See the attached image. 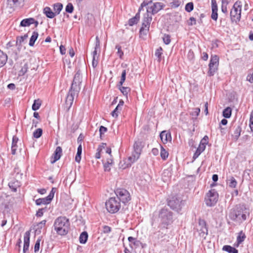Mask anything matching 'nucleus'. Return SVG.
Here are the masks:
<instances>
[{"mask_svg": "<svg viewBox=\"0 0 253 253\" xmlns=\"http://www.w3.org/2000/svg\"><path fill=\"white\" fill-rule=\"evenodd\" d=\"M168 205L172 210L179 212L183 205V201L180 198L173 197L168 201Z\"/></svg>", "mask_w": 253, "mask_h": 253, "instance_id": "obj_10", "label": "nucleus"}, {"mask_svg": "<svg viewBox=\"0 0 253 253\" xmlns=\"http://www.w3.org/2000/svg\"><path fill=\"white\" fill-rule=\"evenodd\" d=\"M128 240L130 243V246H131V245H133L135 247H139L140 244H141V242L139 241L136 240V238H133L132 237H129L128 238Z\"/></svg>", "mask_w": 253, "mask_h": 253, "instance_id": "obj_32", "label": "nucleus"}, {"mask_svg": "<svg viewBox=\"0 0 253 253\" xmlns=\"http://www.w3.org/2000/svg\"><path fill=\"white\" fill-rule=\"evenodd\" d=\"M172 175V169L169 168L164 170L162 178L164 182H167Z\"/></svg>", "mask_w": 253, "mask_h": 253, "instance_id": "obj_15", "label": "nucleus"}, {"mask_svg": "<svg viewBox=\"0 0 253 253\" xmlns=\"http://www.w3.org/2000/svg\"><path fill=\"white\" fill-rule=\"evenodd\" d=\"M42 133V128L37 129L33 133V136L36 138H40Z\"/></svg>", "mask_w": 253, "mask_h": 253, "instance_id": "obj_41", "label": "nucleus"}, {"mask_svg": "<svg viewBox=\"0 0 253 253\" xmlns=\"http://www.w3.org/2000/svg\"><path fill=\"white\" fill-rule=\"evenodd\" d=\"M81 83V75L80 72L78 71L74 76L73 83L66 98L65 105L68 110L72 106L75 97L78 96L81 90L80 85Z\"/></svg>", "mask_w": 253, "mask_h": 253, "instance_id": "obj_2", "label": "nucleus"}, {"mask_svg": "<svg viewBox=\"0 0 253 253\" xmlns=\"http://www.w3.org/2000/svg\"><path fill=\"white\" fill-rule=\"evenodd\" d=\"M194 8V4L192 2H190L187 3L185 7V9L186 11L190 12L193 10Z\"/></svg>", "mask_w": 253, "mask_h": 253, "instance_id": "obj_43", "label": "nucleus"}, {"mask_svg": "<svg viewBox=\"0 0 253 253\" xmlns=\"http://www.w3.org/2000/svg\"><path fill=\"white\" fill-rule=\"evenodd\" d=\"M164 42L166 44H169L170 42V37L169 35H165L163 37Z\"/></svg>", "mask_w": 253, "mask_h": 253, "instance_id": "obj_50", "label": "nucleus"}, {"mask_svg": "<svg viewBox=\"0 0 253 253\" xmlns=\"http://www.w3.org/2000/svg\"><path fill=\"white\" fill-rule=\"evenodd\" d=\"M249 216V211L243 205L236 206L229 213V217L231 220L241 222L246 220Z\"/></svg>", "mask_w": 253, "mask_h": 253, "instance_id": "obj_4", "label": "nucleus"}, {"mask_svg": "<svg viewBox=\"0 0 253 253\" xmlns=\"http://www.w3.org/2000/svg\"><path fill=\"white\" fill-rule=\"evenodd\" d=\"M24 0H7V4L11 7L14 6H19L23 2Z\"/></svg>", "mask_w": 253, "mask_h": 253, "instance_id": "obj_28", "label": "nucleus"}, {"mask_svg": "<svg viewBox=\"0 0 253 253\" xmlns=\"http://www.w3.org/2000/svg\"><path fill=\"white\" fill-rule=\"evenodd\" d=\"M98 64V58H94V57H92V65L93 68H95L97 66Z\"/></svg>", "mask_w": 253, "mask_h": 253, "instance_id": "obj_58", "label": "nucleus"}, {"mask_svg": "<svg viewBox=\"0 0 253 253\" xmlns=\"http://www.w3.org/2000/svg\"><path fill=\"white\" fill-rule=\"evenodd\" d=\"M30 231H26L24 236V246H23V253H26L29 250V244H30Z\"/></svg>", "mask_w": 253, "mask_h": 253, "instance_id": "obj_13", "label": "nucleus"}, {"mask_svg": "<svg viewBox=\"0 0 253 253\" xmlns=\"http://www.w3.org/2000/svg\"><path fill=\"white\" fill-rule=\"evenodd\" d=\"M25 40L23 39V38L21 36V37H18L17 38V40H16V44H21V43L24 42Z\"/></svg>", "mask_w": 253, "mask_h": 253, "instance_id": "obj_61", "label": "nucleus"}, {"mask_svg": "<svg viewBox=\"0 0 253 253\" xmlns=\"http://www.w3.org/2000/svg\"><path fill=\"white\" fill-rule=\"evenodd\" d=\"M113 164V160L112 158H108L107 162L104 164V170L106 171H110L111 166Z\"/></svg>", "mask_w": 253, "mask_h": 253, "instance_id": "obj_34", "label": "nucleus"}, {"mask_svg": "<svg viewBox=\"0 0 253 253\" xmlns=\"http://www.w3.org/2000/svg\"><path fill=\"white\" fill-rule=\"evenodd\" d=\"M140 19V13L139 12H137L134 17L130 18L128 21V24L132 26L134 25V24H136L137 23L138 21Z\"/></svg>", "mask_w": 253, "mask_h": 253, "instance_id": "obj_23", "label": "nucleus"}, {"mask_svg": "<svg viewBox=\"0 0 253 253\" xmlns=\"http://www.w3.org/2000/svg\"><path fill=\"white\" fill-rule=\"evenodd\" d=\"M8 185L14 192H16L17 191V187L19 186V182L17 181L14 182L11 181L9 183Z\"/></svg>", "mask_w": 253, "mask_h": 253, "instance_id": "obj_38", "label": "nucleus"}, {"mask_svg": "<svg viewBox=\"0 0 253 253\" xmlns=\"http://www.w3.org/2000/svg\"><path fill=\"white\" fill-rule=\"evenodd\" d=\"M119 89L121 92L125 96H127V94L130 91V88L128 87L120 86Z\"/></svg>", "mask_w": 253, "mask_h": 253, "instance_id": "obj_40", "label": "nucleus"}, {"mask_svg": "<svg viewBox=\"0 0 253 253\" xmlns=\"http://www.w3.org/2000/svg\"><path fill=\"white\" fill-rule=\"evenodd\" d=\"M250 127L252 131L253 132V110L252 111L250 118Z\"/></svg>", "mask_w": 253, "mask_h": 253, "instance_id": "obj_54", "label": "nucleus"}, {"mask_svg": "<svg viewBox=\"0 0 253 253\" xmlns=\"http://www.w3.org/2000/svg\"><path fill=\"white\" fill-rule=\"evenodd\" d=\"M43 13L48 18H53L55 16V13L52 12L50 8L49 7H45L43 9Z\"/></svg>", "mask_w": 253, "mask_h": 253, "instance_id": "obj_24", "label": "nucleus"}, {"mask_svg": "<svg viewBox=\"0 0 253 253\" xmlns=\"http://www.w3.org/2000/svg\"><path fill=\"white\" fill-rule=\"evenodd\" d=\"M161 157L162 159L164 160H165L169 156L168 152L162 146H161Z\"/></svg>", "mask_w": 253, "mask_h": 253, "instance_id": "obj_39", "label": "nucleus"}, {"mask_svg": "<svg viewBox=\"0 0 253 253\" xmlns=\"http://www.w3.org/2000/svg\"><path fill=\"white\" fill-rule=\"evenodd\" d=\"M222 250L229 253H238V251L235 248L229 245H225L223 247Z\"/></svg>", "mask_w": 253, "mask_h": 253, "instance_id": "obj_26", "label": "nucleus"}, {"mask_svg": "<svg viewBox=\"0 0 253 253\" xmlns=\"http://www.w3.org/2000/svg\"><path fill=\"white\" fill-rule=\"evenodd\" d=\"M121 109L117 106L116 108L111 113V115L113 117L117 118L118 116V113L121 111Z\"/></svg>", "mask_w": 253, "mask_h": 253, "instance_id": "obj_48", "label": "nucleus"}, {"mask_svg": "<svg viewBox=\"0 0 253 253\" xmlns=\"http://www.w3.org/2000/svg\"><path fill=\"white\" fill-rule=\"evenodd\" d=\"M111 231V228L108 226L104 225L103 226V232L104 233H109Z\"/></svg>", "mask_w": 253, "mask_h": 253, "instance_id": "obj_56", "label": "nucleus"}, {"mask_svg": "<svg viewBox=\"0 0 253 253\" xmlns=\"http://www.w3.org/2000/svg\"><path fill=\"white\" fill-rule=\"evenodd\" d=\"M115 48L118 50L117 53L118 55L121 59H122L124 55V52L122 50L121 46L119 45H116Z\"/></svg>", "mask_w": 253, "mask_h": 253, "instance_id": "obj_47", "label": "nucleus"}, {"mask_svg": "<svg viewBox=\"0 0 253 253\" xmlns=\"http://www.w3.org/2000/svg\"><path fill=\"white\" fill-rule=\"evenodd\" d=\"M227 183L229 187L231 188H235L237 182L233 177H231L228 179Z\"/></svg>", "mask_w": 253, "mask_h": 253, "instance_id": "obj_36", "label": "nucleus"}, {"mask_svg": "<svg viewBox=\"0 0 253 253\" xmlns=\"http://www.w3.org/2000/svg\"><path fill=\"white\" fill-rule=\"evenodd\" d=\"M247 80L251 83H253V72L252 74L248 75L247 76Z\"/></svg>", "mask_w": 253, "mask_h": 253, "instance_id": "obj_63", "label": "nucleus"}, {"mask_svg": "<svg viewBox=\"0 0 253 253\" xmlns=\"http://www.w3.org/2000/svg\"><path fill=\"white\" fill-rule=\"evenodd\" d=\"M55 192V188H52L49 195L43 198H39L36 200V204L38 206L42 205H47L49 204L54 197Z\"/></svg>", "mask_w": 253, "mask_h": 253, "instance_id": "obj_11", "label": "nucleus"}, {"mask_svg": "<svg viewBox=\"0 0 253 253\" xmlns=\"http://www.w3.org/2000/svg\"><path fill=\"white\" fill-rule=\"evenodd\" d=\"M151 152H152V153L154 156L158 155L159 154V153L158 149L156 148H153Z\"/></svg>", "mask_w": 253, "mask_h": 253, "instance_id": "obj_64", "label": "nucleus"}, {"mask_svg": "<svg viewBox=\"0 0 253 253\" xmlns=\"http://www.w3.org/2000/svg\"><path fill=\"white\" fill-rule=\"evenodd\" d=\"M209 64L216 66H218L219 58L218 56L216 55H211Z\"/></svg>", "mask_w": 253, "mask_h": 253, "instance_id": "obj_29", "label": "nucleus"}, {"mask_svg": "<svg viewBox=\"0 0 253 253\" xmlns=\"http://www.w3.org/2000/svg\"><path fill=\"white\" fill-rule=\"evenodd\" d=\"M211 3H212V6H211L212 13H211V18L213 20H214L215 21H216L217 19V18H218V14H217L218 8H217V4L216 3L215 0H212Z\"/></svg>", "mask_w": 253, "mask_h": 253, "instance_id": "obj_16", "label": "nucleus"}, {"mask_svg": "<svg viewBox=\"0 0 253 253\" xmlns=\"http://www.w3.org/2000/svg\"><path fill=\"white\" fill-rule=\"evenodd\" d=\"M234 131L232 134V136L235 140H237L241 134V127L239 126H234Z\"/></svg>", "mask_w": 253, "mask_h": 253, "instance_id": "obj_25", "label": "nucleus"}, {"mask_svg": "<svg viewBox=\"0 0 253 253\" xmlns=\"http://www.w3.org/2000/svg\"><path fill=\"white\" fill-rule=\"evenodd\" d=\"M166 236V234L159 231L154 233L151 236V239L155 245L160 243V240Z\"/></svg>", "mask_w": 253, "mask_h": 253, "instance_id": "obj_14", "label": "nucleus"}, {"mask_svg": "<svg viewBox=\"0 0 253 253\" xmlns=\"http://www.w3.org/2000/svg\"><path fill=\"white\" fill-rule=\"evenodd\" d=\"M66 11L68 13H72L74 10V7L71 3H69L66 6Z\"/></svg>", "mask_w": 253, "mask_h": 253, "instance_id": "obj_49", "label": "nucleus"}, {"mask_svg": "<svg viewBox=\"0 0 253 253\" xmlns=\"http://www.w3.org/2000/svg\"><path fill=\"white\" fill-rule=\"evenodd\" d=\"M146 12L144 14L142 27L140 29L141 34L146 35V31L149 30L150 23L152 20V15L158 13L161 10L165 7V4L162 2H152L147 5Z\"/></svg>", "mask_w": 253, "mask_h": 253, "instance_id": "obj_1", "label": "nucleus"}, {"mask_svg": "<svg viewBox=\"0 0 253 253\" xmlns=\"http://www.w3.org/2000/svg\"><path fill=\"white\" fill-rule=\"evenodd\" d=\"M200 112V109L199 108H196L191 113V115H192L193 116H195L196 118L197 116H199Z\"/></svg>", "mask_w": 253, "mask_h": 253, "instance_id": "obj_53", "label": "nucleus"}, {"mask_svg": "<svg viewBox=\"0 0 253 253\" xmlns=\"http://www.w3.org/2000/svg\"><path fill=\"white\" fill-rule=\"evenodd\" d=\"M70 227L69 219L65 216L57 218L54 223V230L60 235H65L68 232Z\"/></svg>", "mask_w": 253, "mask_h": 253, "instance_id": "obj_5", "label": "nucleus"}, {"mask_svg": "<svg viewBox=\"0 0 253 253\" xmlns=\"http://www.w3.org/2000/svg\"><path fill=\"white\" fill-rule=\"evenodd\" d=\"M116 198H118L120 201L126 204L131 200L129 193L124 188H118L115 191Z\"/></svg>", "mask_w": 253, "mask_h": 253, "instance_id": "obj_9", "label": "nucleus"}, {"mask_svg": "<svg viewBox=\"0 0 253 253\" xmlns=\"http://www.w3.org/2000/svg\"><path fill=\"white\" fill-rule=\"evenodd\" d=\"M88 239V234L86 231L83 232L79 237L80 242L81 244H85Z\"/></svg>", "mask_w": 253, "mask_h": 253, "instance_id": "obj_30", "label": "nucleus"}, {"mask_svg": "<svg viewBox=\"0 0 253 253\" xmlns=\"http://www.w3.org/2000/svg\"><path fill=\"white\" fill-rule=\"evenodd\" d=\"M18 138L16 136H13L12 139V146H14L15 147H17V143L18 142Z\"/></svg>", "mask_w": 253, "mask_h": 253, "instance_id": "obj_60", "label": "nucleus"}, {"mask_svg": "<svg viewBox=\"0 0 253 253\" xmlns=\"http://www.w3.org/2000/svg\"><path fill=\"white\" fill-rule=\"evenodd\" d=\"M34 22V18H26L21 21L20 25L22 27H27L33 24Z\"/></svg>", "mask_w": 253, "mask_h": 253, "instance_id": "obj_22", "label": "nucleus"}, {"mask_svg": "<svg viewBox=\"0 0 253 253\" xmlns=\"http://www.w3.org/2000/svg\"><path fill=\"white\" fill-rule=\"evenodd\" d=\"M159 218L164 228L173 222L172 212L167 209L163 208L159 211Z\"/></svg>", "mask_w": 253, "mask_h": 253, "instance_id": "obj_6", "label": "nucleus"}, {"mask_svg": "<svg viewBox=\"0 0 253 253\" xmlns=\"http://www.w3.org/2000/svg\"><path fill=\"white\" fill-rule=\"evenodd\" d=\"M126 70H124L122 73L121 80L119 82V86H121L123 85V84H124V83L125 82V81L126 80Z\"/></svg>", "mask_w": 253, "mask_h": 253, "instance_id": "obj_44", "label": "nucleus"}, {"mask_svg": "<svg viewBox=\"0 0 253 253\" xmlns=\"http://www.w3.org/2000/svg\"><path fill=\"white\" fill-rule=\"evenodd\" d=\"M163 49L161 47L157 48L155 52V56L159 58V61H160L161 59V55L162 54Z\"/></svg>", "mask_w": 253, "mask_h": 253, "instance_id": "obj_46", "label": "nucleus"}, {"mask_svg": "<svg viewBox=\"0 0 253 253\" xmlns=\"http://www.w3.org/2000/svg\"><path fill=\"white\" fill-rule=\"evenodd\" d=\"M95 39H96V43H95V49H98L100 48V41H99V38L98 36L96 37Z\"/></svg>", "mask_w": 253, "mask_h": 253, "instance_id": "obj_59", "label": "nucleus"}, {"mask_svg": "<svg viewBox=\"0 0 253 253\" xmlns=\"http://www.w3.org/2000/svg\"><path fill=\"white\" fill-rule=\"evenodd\" d=\"M209 70L208 74L209 76H212L218 69V66L209 64Z\"/></svg>", "mask_w": 253, "mask_h": 253, "instance_id": "obj_33", "label": "nucleus"}, {"mask_svg": "<svg viewBox=\"0 0 253 253\" xmlns=\"http://www.w3.org/2000/svg\"><path fill=\"white\" fill-rule=\"evenodd\" d=\"M143 147L142 141H136L133 144V151L131 156H129L127 160L121 161L120 163V168L125 169L131 166V165L136 161L140 157L142 149Z\"/></svg>", "mask_w": 253, "mask_h": 253, "instance_id": "obj_3", "label": "nucleus"}, {"mask_svg": "<svg viewBox=\"0 0 253 253\" xmlns=\"http://www.w3.org/2000/svg\"><path fill=\"white\" fill-rule=\"evenodd\" d=\"M40 242H41V239H38L36 242V244L34 246V252L35 253L38 252L40 249Z\"/></svg>", "mask_w": 253, "mask_h": 253, "instance_id": "obj_52", "label": "nucleus"}, {"mask_svg": "<svg viewBox=\"0 0 253 253\" xmlns=\"http://www.w3.org/2000/svg\"><path fill=\"white\" fill-rule=\"evenodd\" d=\"M231 108L227 107L223 111V116L225 118H229L231 116Z\"/></svg>", "mask_w": 253, "mask_h": 253, "instance_id": "obj_37", "label": "nucleus"}, {"mask_svg": "<svg viewBox=\"0 0 253 253\" xmlns=\"http://www.w3.org/2000/svg\"><path fill=\"white\" fill-rule=\"evenodd\" d=\"M107 210L111 213L117 212L121 208V203L116 197H111L106 202Z\"/></svg>", "mask_w": 253, "mask_h": 253, "instance_id": "obj_7", "label": "nucleus"}, {"mask_svg": "<svg viewBox=\"0 0 253 253\" xmlns=\"http://www.w3.org/2000/svg\"><path fill=\"white\" fill-rule=\"evenodd\" d=\"M38 36H39V34L37 32L34 31L31 37L30 38L29 43V44L30 46H33L34 45L35 42L37 40Z\"/></svg>", "mask_w": 253, "mask_h": 253, "instance_id": "obj_27", "label": "nucleus"}, {"mask_svg": "<svg viewBox=\"0 0 253 253\" xmlns=\"http://www.w3.org/2000/svg\"><path fill=\"white\" fill-rule=\"evenodd\" d=\"M41 105V103L40 102V101L39 100H35L32 105V109L34 111H36L40 108Z\"/></svg>", "mask_w": 253, "mask_h": 253, "instance_id": "obj_42", "label": "nucleus"}, {"mask_svg": "<svg viewBox=\"0 0 253 253\" xmlns=\"http://www.w3.org/2000/svg\"><path fill=\"white\" fill-rule=\"evenodd\" d=\"M28 69V66L27 64H25L22 67L21 69L19 71V75L23 76L26 73H27Z\"/></svg>", "mask_w": 253, "mask_h": 253, "instance_id": "obj_45", "label": "nucleus"}, {"mask_svg": "<svg viewBox=\"0 0 253 253\" xmlns=\"http://www.w3.org/2000/svg\"><path fill=\"white\" fill-rule=\"evenodd\" d=\"M197 231L201 237L206 239L208 233V230L205 220L199 219L198 226H197Z\"/></svg>", "mask_w": 253, "mask_h": 253, "instance_id": "obj_12", "label": "nucleus"}, {"mask_svg": "<svg viewBox=\"0 0 253 253\" xmlns=\"http://www.w3.org/2000/svg\"><path fill=\"white\" fill-rule=\"evenodd\" d=\"M230 15L231 21L232 23L234 22L237 24L240 21L241 14H239L235 11L231 10Z\"/></svg>", "mask_w": 253, "mask_h": 253, "instance_id": "obj_17", "label": "nucleus"}, {"mask_svg": "<svg viewBox=\"0 0 253 253\" xmlns=\"http://www.w3.org/2000/svg\"><path fill=\"white\" fill-rule=\"evenodd\" d=\"M63 5L60 3H56L53 5V9L54 11V13L56 15H58L60 13V11L62 9Z\"/></svg>", "mask_w": 253, "mask_h": 253, "instance_id": "obj_35", "label": "nucleus"}, {"mask_svg": "<svg viewBox=\"0 0 253 253\" xmlns=\"http://www.w3.org/2000/svg\"><path fill=\"white\" fill-rule=\"evenodd\" d=\"M7 61V55L0 50V68L3 67L6 64Z\"/></svg>", "mask_w": 253, "mask_h": 253, "instance_id": "obj_21", "label": "nucleus"}, {"mask_svg": "<svg viewBox=\"0 0 253 253\" xmlns=\"http://www.w3.org/2000/svg\"><path fill=\"white\" fill-rule=\"evenodd\" d=\"M218 194L215 189L210 190L205 198L206 205L208 207L214 206L218 201Z\"/></svg>", "mask_w": 253, "mask_h": 253, "instance_id": "obj_8", "label": "nucleus"}, {"mask_svg": "<svg viewBox=\"0 0 253 253\" xmlns=\"http://www.w3.org/2000/svg\"><path fill=\"white\" fill-rule=\"evenodd\" d=\"M242 7V4L241 1L238 0L234 3L231 10H232L233 11H235V12H237V13L241 14Z\"/></svg>", "mask_w": 253, "mask_h": 253, "instance_id": "obj_20", "label": "nucleus"}, {"mask_svg": "<svg viewBox=\"0 0 253 253\" xmlns=\"http://www.w3.org/2000/svg\"><path fill=\"white\" fill-rule=\"evenodd\" d=\"M161 140L164 143H166L169 139L171 140V135L170 133L166 131H163L160 134Z\"/></svg>", "mask_w": 253, "mask_h": 253, "instance_id": "obj_19", "label": "nucleus"}, {"mask_svg": "<svg viewBox=\"0 0 253 253\" xmlns=\"http://www.w3.org/2000/svg\"><path fill=\"white\" fill-rule=\"evenodd\" d=\"M246 236L245 234L242 231H240L237 238V246L242 243L245 239Z\"/></svg>", "mask_w": 253, "mask_h": 253, "instance_id": "obj_31", "label": "nucleus"}, {"mask_svg": "<svg viewBox=\"0 0 253 253\" xmlns=\"http://www.w3.org/2000/svg\"><path fill=\"white\" fill-rule=\"evenodd\" d=\"M62 155V149L61 147L58 146L56 147L54 153L53 158L54 160L51 163H55L56 161L60 159Z\"/></svg>", "mask_w": 253, "mask_h": 253, "instance_id": "obj_18", "label": "nucleus"}, {"mask_svg": "<svg viewBox=\"0 0 253 253\" xmlns=\"http://www.w3.org/2000/svg\"><path fill=\"white\" fill-rule=\"evenodd\" d=\"M209 137L208 136L205 135L201 140L200 143L206 145L208 143Z\"/></svg>", "mask_w": 253, "mask_h": 253, "instance_id": "obj_57", "label": "nucleus"}, {"mask_svg": "<svg viewBox=\"0 0 253 253\" xmlns=\"http://www.w3.org/2000/svg\"><path fill=\"white\" fill-rule=\"evenodd\" d=\"M46 210V208L40 209L36 213V216L37 217H41L43 215V212Z\"/></svg>", "mask_w": 253, "mask_h": 253, "instance_id": "obj_51", "label": "nucleus"}, {"mask_svg": "<svg viewBox=\"0 0 253 253\" xmlns=\"http://www.w3.org/2000/svg\"><path fill=\"white\" fill-rule=\"evenodd\" d=\"M82 144L81 143H80L78 149H77V153L76 155H81L82 154Z\"/></svg>", "mask_w": 253, "mask_h": 253, "instance_id": "obj_62", "label": "nucleus"}, {"mask_svg": "<svg viewBox=\"0 0 253 253\" xmlns=\"http://www.w3.org/2000/svg\"><path fill=\"white\" fill-rule=\"evenodd\" d=\"M107 131V128L106 127L103 126H100V127L99 128V133H100V137H101L102 135L105 132H106Z\"/></svg>", "mask_w": 253, "mask_h": 253, "instance_id": "obj_55", "label": "nucleus"}]
</instances>
